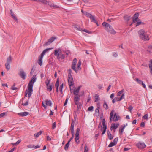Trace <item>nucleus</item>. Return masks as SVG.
<instances>
[{
    "instance_id": "nucleus-1",
    "label": "nucleus",
    "mask_w": 152,
    "mask_h": 152,
    "mask_svg": "<svg viewBox=\"0 0 152 152\" xmlns=\"http://www.w3.org/2000/svg\"><path fill=\"white\" fill-rule=\"evenodd\" d=\"M36 75H34L32 79L29 83L28 85V90H26V94L25 96H27V95L28 94V96L29 98L31 95V93L33 91V84L35 82L36 80Z\"/></svg>"
},
{
    "instance_id": "nucleus-2",
    "label": "nucleus",
    "mask_w": 152,
    "mask_h": 152,
    "mask_svg": "<svg viewBox=\"0 0 152 152\" xmlns=\"http://www.w3.org/2000/svg\"><path fill=\"white\" fill-rule=\"evenodd\" d=\"M102 25L104 26L105 29L110 34L115 35L116 33V31L108 23L105 22H103L102 23Z\"/></svg>"
},
{
    "instance_id": "nucleus-3",
    "label": "nucleus",
    "mask_w": 152,
    "mask_h": 152,
    "mask_svg": "<svg viewBox=\"0 0 152 152\" xmlns=\"http://www.w3.org/2000/svg\"><path fill=\"white\" fill-rule=\"evenodd\" d=\"M74 124H75V122L73 121L71 123V128H70V130H71L72 134V137L68 141V142H70V141H71V140H72L73 138V137H74Z\"/></svg>"
},
{
    "instance_id": "nucleus-4",
    "label": "nucleus",
    "mask_w": 152,
    "mask_h": 152,
    "mask_svg": "<svg viewBox=\"0 0 152 152\" xmlns=\"http://www.w3.org/2000/svg\"><path fill=\"white\" fill-rule=\"evenodd\" d=\"M105 119H104L102 121V126L103 127H102L101 129V130L102 131V135H103L105 133L107 129V127L106 125L105 124Z\"/></svg>"
},
{
    "instance_id": "nucleus-5",
    "label": "nucleus",
    "mask_w": 152,
    "mask_h": 152,
    "mask_svg": "<svg viewBox=\"0 0 152 152\" xmlns=\"http://www.w3.org/2000/svg\"><path fill=\"white\" fill-rule=\"evenodd\" d=\"M80 130V129L78 128H77L76 131V134H75V135L76 137L75 140V141L76 142V143L77 144H78L79 143V132Z\"/></svg>"
},
{
    "instance_id": "nucleus-6",
    "label": "nucleus",
    "mask_w": 152,
    "mask_h": 152,
    "mask_svg": "<svg viewBox=\"0 0 152 152\" xmlns=\"http://www.w3.org/2000/svg\"><path fill=\"white\" fill-rule=\"evenodd\" d=\"M77 63V59L76 58H75L73 61L72 63V64L71 66L72 69L76 73L77 72V70L76 69V65Z\"/></svg>"
},
{
    "instance_id": "nucleus-7",
    "label": "nucleus",
    "mask_w": 152,
    "mask_h": 152,
    "mask_svg": "<svg viewBox=\"0 0 152 152\" xmlns=\"http://www.w3.org/2000/svg\"><path fill=\"white\" fill-rule=\"evenodd\" d=\"M137 147L139 148L142 149L146 147V145L144 142H139L136 145Z\"/></svg>"
},
{
    "instance_id": "nucleus-8",
    "label": "nucleus",
    "mask_w": 152,
    "mask_h": 152,
    "mask_svg": "<svg viewBox=\"0 0 152 152\" xmlns=\"http://www.w3.org/2000/svg\"><path fill=\"white\" fill-rule=\"evenodd\" d=\"M56 37H53L49 39L48 41L45 44L43 45L44 46H47V45H50L56 39Z\"/></svg>"
},
{
    "instance_id": "nucleus-9",
    "label": "nucleus",
    "mask_w": 152,
    "mask_h": 152,
    "mask_svg": "<svg viewBox=\"0 0 152 152\" xmlns=\"http://www.w3.org/2000/svg\"><path fill=\"white\" fill-rule=\"evenodd\" d=\"M20 73L19 74V75L23 79H24L25 78L26 74L24 72V71L22 69H20L19 70Z\"/></svg>"
},
{
    "instance_id": "nucleus-10",
    "label": "nucleus",
    "mask_w": 152,
    "mask_h": 152,
    "mask_svg": "<svg viewBox=\"0 0 152 152\" xmlns=\"http://www.w3.org/2000/svg\"><path fill=\"white\" fill-rule=\"evenodd\" d=\"M80 99V95L79 94L74 95V102L75 104H77L79 102Z\"/></svg>"
},
{
    "instance_id": "nucleus-11",
    "label": "nucleus",
    "mask_w": 152,
    "mask_h": 152,
    "mask_svg": "<svg viewBox=\"0 0 152 152\" xmlns=\"http://www.w3.org/2000/svg\"><path fill=\"white\" fill-rule=\"evenodd\" d=\"M119 125V123H113L111 126L110 129L112 130L113 129H116Z\"/></svg>"
},
{
    "instance_id": "nucleus-12",
    "label": "nucleus",
    "mask_w": 152,
    "mask_h": 152,
    "mask_svg": "<svg viewBox=\"0 0 152 152\" xmlns=\"http://www.w3.org/2000/svg\"><path fill=\"white\" fill-rule=\"evenodd\" d=\"M145 34H146V32L144 30L142 29L138 31V34L140 38L142 37H143V35H144Z\"/></svg>"
},
{
    "instance_id": "nucleus-13",
    "label": "nucleus",
    "mask_w": 152,
    "mask_h": 152,
    "mask_svg": "<svg viewBox=\"0 0 152 152\" xmlns=\"http://www.w3.org/2000/svg\"><path fill=\"white\" fill-rule=\"evenodd\" d=\"M28 113L27 112H24L21 113H18V115L20 116L24 117L27 116L28 114Z\"/></svg>"
},
{
    "instance_id": "nucleus-14",
    "label": "nucleus",
    "mask_w": 152,
    "mask_h": 152,
    "mask_svg": "<svg viewBox=\"0 0 152 152\" xmlns=\"http://www.w3.org/2000/svg\"><path fill=\"white\" fill-rule=\"evenodd\" d=\"M143 36V37H142L141 38V39L144 41L148 40H149L148 36L146 34H145Z\"/></svg>"
},
{
    "instance_id": "nucleus-15",
    "label": "nucleus",
    "mask_w": 152,
    "mask_h": 152,
    "mask_svg": "<svg viewBox=\"0 0 152 152\" xmlns=\"http://www.w3.org/2000/svg\"><path fill=\"white\" fill-rule=\"evenodd\" d=\"M143 36V37H142L141 38V39L144 41L148 40H149L148 36L146 34H145Z\"/></svg>"
},
{
    "instance_id": "nucleus-16",
    "label": "nucleus",
    "mask_w": 152,
    "mask_h": 152,
    "mask_svg": "<svg viewBox=\"0 0 152 152\" xmlns=\"http://www.w3.org/2000/svg\"><path fill=\"white\" fill-rule=\"evenodd\" d=\"M68 81L69 83V86H71L74 84L73 78H68Z\"/></svg>"
},
{
    "instance_id": "nucleus-17",
    "label": "nucleus",
    "mask_w": 152,
    "mask_h": 152,
    "mask_svg": "<svg viewBox=\"0 0 152 152\" xmlns=\"http://www.w3.org/2000/svg\"><path fill=\"white\" fill-rule=\"evenodd\" d=\"M125 94H123V95H122L121 97L120 98H118V97H116L114 98L115 99V100L117 101H121L124 98Z\"/></svg>"
},
{
    "instance_id": "nucleus-18",
    "label": "nucleus",
    "mask_w": 152,
    "mask_h": 152,
    "mask_svg": "<svg viewBox=\"0 0 152 152\" xmlns=\"http://www.w3.org/2000/svg\"><path fill=\"white\" fill-rule=\"evenodd\" d=\"M43 57V56H41L39 57L38 63L40 66H41L42 65V58Z\"/></svg>"
},
{
    "instance_id": "nucleus-19",
    "label": "nucleus",
    "mask_w": 152,
    "mask_h": 152,
    "mask_svg": "<svg viewBox=\"0 0 152 152\" xmlns=\"http://www.w3.org/2000/svg\"><path fill=\"white\" fill-rule=\"evenodd\" d=\"M89 18L91 19V21H93L96 23L97 26L99 25L98 23V22L95 19V17L94 16H93L92 15Z\"/></svg>"
},
{
    "instance_id": "nucleus-20",
    "label": "nucleus",
    "mask_w": 152,
    "mask_h": 152,
    "mask_svg": "<svg viewBox=\"0 0 152 152\" xmlns=\"http://www.w3.org/2000/svg\"><path fill=\"white\" fill-rule=\"evenodd\" d=\"M10 14L12 17V18L15 20L16 21H17L18 20L17 19V18L16 17V15H15L13 13V11L12 10H10Z\"/></svg>"
},
{
    "instance_id": "nucleus-21",
    "label": "nucleus",
    "mask_w": 152,
    "mask_h": 152,
    "mask_svg": "<svg viewBox=\"0 0 152 152\" xmlns=\"http://www.w3.org/2000/svg\"><path fill=\"white\" fill-rule=\"evenodd\" d=\"M59 80L58 79L56 82L55 85V86L56 87V91L57 92H58V87L59 86Z\"/></svg>"
},
{
    "instance_id": "nucleus-22",
    "label": "nucleus",
    "mask_w": 152,
    "mask_h": 152,
    "mask_svg": "<svg viewBox=\"0 0 152 152\" xmlns=\"http://www.w3.org/2000/svg\"><path fill=\"white\" fill-rule=\"evenodd\" d=\"M80 87L79 86L77 89L74 90L73 94L74 95H78L79 92Z\"/></svg>"
},
{
    "instance_id": "nucleus-23",
    "label": "nucleus",
    "mask_w": 152,
    "mask_h": 152,
    "mask_svg": "<svg viewBox=\"0 0 152 152\" xmlns=\"http://www.w3.org/2000/svg\"><path fill=\"white\" fill-rule=\"evenodd\" d=\"M59 52H61V50L60 49L56 50L54 51V55L57 56H59L60 53H59Z\"/></svg>"
},
{
    "instance_id": "nucleus-24",
    "label": "nucleus",
    "mask_w": 152,
    "mask_h": 152,
    "mask_svg": "<svg viewBox=\"0 0 152 152\" xmlns=\"http://www.w3.org/2000/svg\"><path fill=\"white\" fill-rule=\"evenodd\" d=\"M119 118V116L118 115H117L116 113H115L114 114V117L113 118V120L114 121H116L118 120V118Z\"/></svg>"
},
{
    "instance_id": "nucleus-25",
    "label": "nucleus",
    "mask_w": 152,
    "mask_h": 152,
    "mask_svg": "<svg viewBox=\"0 0 152 152\" xmlns=\"http://www.w3.org/2000/svg\"><path fill=\"white\" fill-rule=\"evenodd\" d=\"M45 103L46 105L51 106L52 105V103L51 101L46 99L45 101Z\"/></svg>"
},
{
    "instance_id": "nucleus-26",
    "label": "nucleus",
    "mask_w": 152,
    "mask_h": 152,
    "mask_svg": "<svg viewBox=\"0 0 152 152\" xmlns=\"http://www.w3.org/2000/svg\"><path fill=\"white\" fill-rule=\"evenodd\" d=\"M52 49V48H48V49H46L45 50L42 52V53L41 54L40 56H43V57L44 55L45 54L46 52L48 51V50H50Z\"/></svg>"
},
{
    "instance_id": "nucleus-27",
    "label": "nucleus",
    "mask_w": 152,
    "mask_h": 152,
    "mask_svg": "<svg viewBox=\"0 0 152 152\" xmlns=\"http://www.w3.org/2000/svg\"><path fill=\"white\" fill-rule=\"evenodd\" d=\"M50 7H53V8H60V7L57 5H55L51 3H50L49 5Z\"/></svg>"
},
{
    "instance_id": "nucleus-28",
    "label": "nucleus",
    "mask_w": 152,
    "mask_h": 152,
    "mask_svg": "<svg viewBox=\"0 0 152 152\" xmlns=\"http://www.w3.org/2000/svg\"><path fill=\"white\" fill-rule=\"evenodd\" d=\"M39 1L43 4H48L49 5L50 3V2L45 0H40Z\"/></svg>"
},
{
    "instance_id": "nucleus-29",
    "label": "nucleus",
    "mask_w": 152,
    "mask_h": 152,
    "mask_svg": "<svg viewBox=\"0 0 152 152\" xmlns=\"http://www.w3.org/2000/svg\"><path fill=\"white\" fill-rule=\"evenodd\" d=\"M12 60V58L11 56H10L7 58L6 63L10 64V63L11 62Z\"/></svg>"
},
{
    "instance_id": "nucleus-30",
    "label": "nucleus",
    "mask_w": 152,
    "mask_h": 152,
    "mask_svg": "<svg viewBox=\"0 0 152 152\" xmlns=\"http://www.w3.org/2000/svg\"><path fill=\"white\" fill-rule=\"evenodd\" d=\"M124 89L119 91L117 93V96H121L122 95H123V94H124Z\"/></svg>"
},
{
    "instance_id": "nucleus-31",
    "label": "nucleus",
    "mask_w": 152,
    "mask_h": 152,
    "mask_svg": "<svg viewBox=\"0 0 152 152\" xmlns=\"http://www.w3.org/2000/svg\"><path fill=\"white\" fill-rule=\"evenodd\" d=\"M114 112V110H112L111 111V112H110V121L111 122L112 121V118H113V116Z\"/></svg>"
},
{
    "instance_id": "nucleus-32",
    "label": "nucleus",
    "mask_w": 152,
    "mask_h": 152,
    "mask_svg": "<svg viewBox=\"0 0 152 152\" xmlns=\"http://www.w3.org/2000/svg\"><path fill=\"white\" fill-rule=\"evenodd\" d=\"M81 61L80 60H79V61L77 64V70L80 69H81L80 66L81 65Z\"/></svg>"
},
{
    "instance_id": "nucleus-33",
    "label": "nucleus",
    "mask_w": 152,
    "mask_h": 152,
    "mask_svg": "<svg viewBox=\"0 0 152 152\" xmlns=\"http://www.w3.org/2000/svg\"><path fill=\"white\" fill-rule=\"evenodd\" d=\"M6 69L7 70H9L10 69V64L6 63L5 64Z\"/></svg>"
},
{
    "instance_id": "nucleus-34",
    "label": "nucleus",
    "mask_w": 152,
    "mask_h": 152,
    "mask_svg": "<svg viewBox=\"0 0 152 152\" xmlns=\"http://www.w3.org/2000/svg\"><path fill=\"white\" fill-rule=\"evenodd\" d=\"M47 90L48 91H50L52 89V86L50 85H48V86H46Z\"/></svg>"
},
{
    "instance_id": "nucleus-35",
    "label": "nucleus",
    "mask_w": 152,
    "mask_h": 152,
    "mask_svg": "<svg viewBox=\"0 0 152 152\" xmlns=\"http://www.w3.org/2000/svg\"><path fill=\"white\" fill-rule=\"evenodd\" d=\"M41 133H42V132L41 131H40L38 133L35 134H34V136L35 137H37L40 135L41 134Z\"/></svg>"
},
{
    "instance_id": "nucleus-36",
    "label": "nucleus",
    "mask_w": 152,
    "mask_h": 152,
    "mask_svg": "<svg viewBox=\"0 0 152 152\" xmlns=\"http://www.w3.org/2000/svg\"><path fill=\"white\" fill-rule=\"evenodd\" d=\"M74 28H75V29L77 30H79L80 31H82V29L80 28V26H78L77 25H75L74 26Z\"/></svg>"
},
{
    "instance_id": "nucleus-37",
    "label": "nucleus",
    "mask_w": 152,
    "mask_h": 152,
    "mask_svg": "<svg viewBox=\"0 0 152 152\" xmlns=\"http://www.w3.org/2000/svg\"><path fill=\"white\" fill-rule=\"evenodd\" d=\"M69 143H70V142H68L66 143V144L65 145L64 148L65 150L66 151L68 149V148L69 147Z\"/></svg>"
},
{
    "instance_id": "nucleus-38",
    "label": "nucleus",
    "mask_w": 152,
    "mask_h": 152,
    "mask_svg": "<svg viewBox=\"0 0 152 152\" xmlns=\"http://www.w3.org/2000/svg\"><path fill=\"white\" fill-rule=\"evenodd\" d=\"M107 134L109 139L111 140L113 138V136L111 135L110 132H108Z\"/></svg>"
},
{
    "instance_id": "nucleus-39",
    "label": "nucleus",
    "mask_w": 152,
    "mask_h": 152,
    "mask_svg": "<svg viewBox=\"0 0 152 152\" xmlns=\"http://www.w3.org/2000/svg\"><path fill=\"white\" fill-rule=\"evenodd\" d=\"M75 104L77 105V109H79L81 108L82 104L80 103L79 102H78V103H77V104Z\"/></svg>"
},
{
    "instance_id": "nucleus-40",
    "label": "nucleus",
    "mask_w": 152,
    "mask_h": 152,
    "mask_svg": "<svg viewBox=\"0 0 152 152\" xmlns=\"http://www.w3.org/2000/svg\"><path fill=\"white\" fill-rule=\"evenodd\" d=\"M116 145V143H114L113 142H111L108 145V147H113Z\"/></svg>"
},
{
    "instance_id": "nucleus-41",
    "label": "nucleus",
    "mask_w": 152,
    "mask_h": 152,
    "mask_svg": "<svg viewBox=\"0 0 152 152\" xmlns=\"http://www.w3.org/2000/svg\"><path fill=\"white\" fill-rule=\"evenodd\" d=\"M129 18L130 17L129 16L126 15L124 16V19L126 21H128L129 20Z\"/></svg>"
},
{
    "instance_id": "nucleus-42",
    "label": "nucleus",
    "mask_w": 152,
    "mask_h": 152,
    "mask_svg": "<svg viewBox=\"0 0 152 152\" xmlns=\"http://www.w3.org/2000/svg\"><path fill=\"white\" fill-rule=\"evenodd\" d=\"M63 84L62 83L61 85L60 86V88H59V90L61 92V94H62L63 92H62V89L63 88Z\"/></svg>"
},
{
    "instance_id": "nucleus-43",
    "label": "nucleus",
    "mask_w": 152,
    "mask_h": 152,
    "mask_svg": "<svg viewBox=\"0 0 152 152\" xmlns=\"http://www.w3.org/2000/svg\"><path fill=\"white\" fill-rule=\"evenodd\" d=\"M21 142V140H19L16 142L14 143H12V144L13 145H18L19 143H20Z\"/></svg>"
},
{
    "instance_id": "nucleus-44",
    "label": "nucleus",
    "mask_w": 152,
    "mask_h": 152,
    "mask_svg": "<svg viewBox=\"0 0 152 152\" xmlns=\"http://www.w3.org/2000/svg\"><path fill=\"white\" fill-rule=\"evenodd\" d=\"M103 107L106 109H107L108 108V106L107 103L104 102L103 104Z\"/></svg>"
},
{
    "instance_id": "nucleus-45",
    "label": "nucleus",
    "mask_w": 152,
    "mask_h": 152,
    "mask_svg": "<svg viewBox=\"0 0 152 152\" xmlns=\"http://www.w3.org/2000/svg\"><path fill=\"white\" fill-rule=\"evenodd\" d=\"M85 15L89 18H90L92 15L91 14L87 12H85Z\"/></svg>"
},
{
    "instance_id": "nucleus-46",
    "label": "nucleus",
    "mask_w": 152,
    "mask_h": 152,
    "mask_svg": "<svg viewBox=\"0 0 152 152\" xmlns=\"http://www.w3.org/2000/svg\"><path fill=\"white\" fill-rule=\"evenodd\" d=\"M139 84H141L143 82L140 80L138 78H136L135 80Z\"/></svg>"
},
{
    "instance_id": "nucleus-47",
    "label": "nucleus",
    "mask_w": 152,
    "mask_h": 152,
    "mask_svg": "<svg viewBox=\"0 0 152 152\" xmlns=\"http://www.w3.org/2000/svg\"><path fill=\"white\" fill-rule=\"evenodd\" d=\"M99 96L97 94H96L95 96V102H97L98 100Z\"/></svg>"
},
{
    "instance_id": "nucleus-48",
    "label": "nucleus",
    "mask_w": 152,
    "mask_h": 152,
    "mask_svg": "<svg viewBox=\"0 0 152 152\" xmlns=\"http://www.w3.org/2000/svg\"><path fill=\"white\" fill-rule=\"evenodd\" d=\"M27 147L28 148H34V145H28Z\"/></svg>"
},
{
    "instance_id": "nucleus-49",
    "label": "nucleus",
    "mask_w": 152,
    "mask_h": 152,
    "mask_svg": "<svg viewBox=\"0 0 152 152\" xmlns=\"http://www.w3.org/2000/svg\"><path fill=\"white\" fill-rule=\"evenodd\" d=\"M140 21V20L139 19H137L136 18H133V23H135L138 21Z\"/></svg>"
},
{
    "instance_id": "nucleus-50",
    "label": "nucleus",
    "mask_w": 152,
    "mask_h": 152,
    "mask_svg": "<svg viewBox=\"0 0 152 152\" xmlns=\"http://www.w3.org/2000/svg\"><path fill=\"white\" fill-rule=\"evenodd\" d=\"M94 107L93 106H91L88 108V111H93Z\"/></svg>"
},
{
    "instance_id": "nucleus-51",
    "label": "nucleus",
    "mask_w": 152,
    "mask_h": 152,
    "mask_svg": "<svg viewBox=\"0 0 152 152\" xmlns=\"http://www.w3.org/2000/svg\"><path fill=\"white\" fill-rule=\"evenodd\" d=\"M50 80H47L45 81V83L46 84V86H48V85H49L50 82Z\"/></svg>"
},
{
    "instance_id": "nucleus-52",
    "label": "nucleus",
    "mask_w": 152,
    "mask_h": 152,
    "mask_svg": "<svg viewBox=\"0 0 152 152\" xmlns=\"http://www.w3.org/2000/svg\"><path fill=\"white\" fill-rule=\"evenodd\" d=\"M15 86V84H14L13 86L11 88V89L12 90H16L18 89V88L16 87H15L14 86Z\"/></svg>"
},
{
    "instance_id": "nucleus-53",
    "label": "nucleus",
    "mask_w": 152,
    "mask_h": 152,
    "mask_svg": "<svg viewBox=\"0 0 152 152\" xmlns=\"http://www.w3.org/2000/svg\"><path fill=\"white\" fill-rule=\"evenodd\" d=\"M126 126L125 125H124L123 127L120 129V133H122L123 132V130H124V128H125Z\"/></svg>"
},
{
    "instance_id": "nucleus-54",
    "label": "nucleus",
    "mask_w": 152,
    "mask_h": 152,
    "mask_svg": "<svg viewBox=\"0 0 152 152\" xmlns=\"http://www.w3.org/2000/svg\"><path fill=\"white\" fill-rule=\"evenodd\" d=\"M138 16H139V15H138V13L135 14L134 15L133 18H136H136L138 19Z\"/></svg>"
},
{
    "instance_id": "nucleus-55",
    "label": "nucleus",
    "mask_w": 152,
    "mask_h": 152,
    "mask_svg": "<svg viewBox=\"0 0 152 152\" xmlns=\"http://www.w3.org/2000/svg\"><path fill=\"white\" fill-rule=\"evenodd\" d=\"M88 148L87 146H85V150L84 152H88Z\"/></svg>"
},
{
    "instance_id": "nucleus-56",
    "label": "nucleus",
    "mask_w": 152,
    "mask_h": 152,
    "mask_svg": "<svg viewBox=\"0 0 152 152\" xmlns=\"http://www.w3.org/2000/svg\"><path fill=\"white\" fill-rule=\"evenodd\" d=\"M149 67L150 69V72L152 75V66L151 65H149Z\"/></svg>"
},
{
    "instance_id": "nucleus-57",
    "label": "nucleus",
    "mask_w": 152,
    "mask_h": 152,
    "mask_svg": "<svg viewBox=\"0 0 152 152\" xmlns=\"http://www.w3.org/2000/svg\"><path fill=\"white\" fill-rule=\"evenodd\" d=\"M56 127V123L54 122L52 124V128L53 129H54Z\"/></svg>"
},
{
    "instance_id": "nucleus-58",
    "label": "nucleus",
    "mask_w": 152,
    "mask_h": 152,
    "mask_svg": "<svg viewBox=\"0 0 152 152\" xmlns=\"http://www.w3.org/2000/svg\"><path fill=\"white\" fill-rule=\"evenodd\" d=\"M133 107L131 105H130L128 108V109L130 113H131L132 110L133 109Z\"/></svg>"
},
{
    "instance_id": "nucleus-59",
    "label": "nucleus",
    "mask_w": 152,
    "mask_h": 152,
    "mask_svg": "<svg viewBox=\"0 0 152 152\" xmlns=\"http://www.w3.org/2000/svg\"><path fill=\"white\" fill-rule=\"evenodd\" d=\"M6 113L4 112L0 114V118L4 117L6 114Z\"/></svg>"
},
{
    "instance_id": "nucleus-60",
    "label": "nucleus",
    "mask_w": 152,
    "mask_h": 152,
    "mask_svg": "<svg viewBox=\"0 0 152 152\" xmlns=\"http://www.w3.org/2000/svg\"><path fill=\"white\" fill-rule=\"evenodd\" d=\"M95 111L96 113H97L98 115H99V110L98 108L96 109Z\"/></svg>"
},
{
    "instance_id": "nucleus-61",
    "label": "nucleus",
    "mask_w": 152,
    "mask_h": 152,
    "mask_svg": "<svg viewBox=\"0 0 152 152\" xmlns=\"http://www.w3.org/2000/svg\"><path fill=\"white\" fill-rule=\"evenodd\" d=\"M28 101L27 100L26 101V102L25 103H22V105H23V106H26V105H27L28 104Z\"/></svg>"
},
{
    "instance_id": "nucleus-62",
    "label": "nucleus",
    "mask_w": 152,
    "mask_h": 152,
    "mask_svg": "<svg viewBox=\"0 0 152 152\" xmlns=\"http://www.w3.org/2000/svg\"><path fill=\"white\" fill-rule=\"evenodd\" d=\"M118 138H115L113 140V142H114L115 143H117V142L118 141Z\"/></svg>"
},
{
    "instance_id": "nucleus-63",
    "label": "nucleus",
    "mask_w": 152,
    "mask_h": 152,
    "mask_svg": "<svg viewBox=\"0 0 152 152\" xmlns=\"http://www.w3.org/2000/svg\"><path fill=\"white\" fill-rule=\"evenodd\" d=\"M113 56L114 57H117L118 56V54H117V53H115V52H114L113 53Z\"/></svg>"
},
{
    "instance_id": "nucleus-64",
    "label": "nucleus",
    "mask_w": 152,
    "mask_h": 152,
    "mask_svg": "<svg viewBox=\"0 0 152 152\" xmlns=\"http://www.w3.org/2000/svg\"><path fill=\"white\" fill-rule=\"evenodd\" d=\"M141 22L140 21H138L137 23V24L136 25V26H137L141 24Z\"/></svg>"
}]
</instances>
